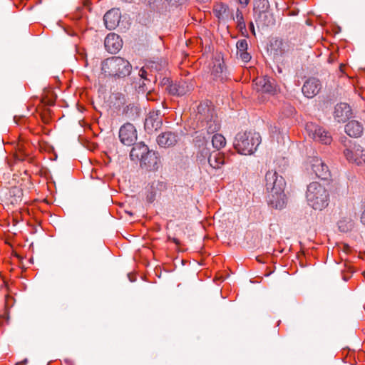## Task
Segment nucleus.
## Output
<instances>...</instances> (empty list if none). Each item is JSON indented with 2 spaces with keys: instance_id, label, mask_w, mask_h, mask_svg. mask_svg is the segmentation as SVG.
<instances>
[{
  "instance_id": "nucleus-43",
  "label": "nucleus",
  "mask_w": 365,
  "mask_h": 365,
  "mask_svg": "<svg viewBox=\"0 0 365 365\" xmlns=\"http://www.w3.org/2000/svg\"><path fill=\"white\" fill-rule=\"evenodd\" d=\"M26 363H27V360L25 359L23 361H21V362L16 364V365H25Z\"/></svg>"
},
{
  "instance_id": "nucleus-8",
  "label": "nucleus",
  "mask_w": 365,
  "mask_h": 365,
  "mask_svg": "<svg viewBox=\"0 0 365 365\" xmlns=\"http://www.w3.org/2000/svg\"><path fill=\"white\" fill-rule=\"evenodd\" d=\"M344 156L346 160L357 165H365V150L359 145L346 148L344 151Z\"/></svg>"
},
{
  "instance_id": "nucleus-34",
  "label": "nucleus",
  "mask_w": 365,
  "mask_h": 365,
  "mask_svg": "<svg viewBox=\"0 0 365 365\" xmlns=\"http://www.w3.org/2000/svg\"><path fill=\"white\" fill-rule=\"evenodd\" d=\"M140 81H142V83L139 85L138 91L144 93L148 90L147 83L149 82L148 81H144V79H140Z\"/></svg>"
},
{
  "instance_id": "nucleus-3",
  "label": "nucleus",
  "mask_w": 365,
  "mask_h": 365,
  "mask_svg": "<svg viewBox=\"0 0 365 365\" xmlns=\"http://www.w3.org/2000/svg\"><path fill=\"white\" fill-rule=\"evenodd\" d=\"M306 199L308 205L315 210H323L329 204L328 190L318 182H310L307 187Z\"/></svg>"
},
{
  "instance_id": "nucleus-27",
  "label": "nucleus",
  "mask_w": 365,
  "mask_h": 365,
  "mask_svg": "<svg viewBox=\"0 0 365 365\" xmlns=\"http://www.w3.org/2000/svg\"><path fill=\"white\" fill-rule=\"evenodd\" d=\"M212 146L217 150H220L226 145V140L221 134H215L212 138Z\"/></svg>"
},
{
  "instance_id": "nucleus-41",
  "label": "nucleus",
  "mask_w": 365,
  "mask_h": 365,
  "mask_svg": "<svg viewBox=\"0 0 365 365\" xmlns=\"http://www.w3.org/2000/svg\"><path fill=\"white\" fill-rule=\"evenodd\" d=\"M237 1L242 6H246L249 4L250 0H237Z\"/></svg>"
},
{
  "instance_id": "nucleus-12",
  "label": "nucleus",
  "mask_w": 365,
  "mask_h": 365,
  "mask_svg": "<svg viewBox=\"0 0 365 365\" xmlns=\"http://www.w3.org/2000/svg\"><path fill=\"white\" fill-rule=\"evenodd\" d=\"M255 88L257 92L263 93L274 94L276 91V86L274 80L269 77L264 76L257 78L254 80Z\"/></svg>"
},
{
  "instance_id": "nucleus-25",
  "label": "nucleus",
  "mask_w": 365,
  "mask_h": 365,
  "mask_svg": "<svg viewBox=\"0 0 365 365\" xmlns=\"http://www.w3.org/2000/svg\"><path fill=\"white\" fill-rule=\"evenodd\" d=\"M140 113V108L135 103L128 104L123 108V114L129 120L138 118Z\"/></svg>"
},
{
  "instance_id": "nucleus-30",
  "label": "nucleus",
  "mask_w": 365,
  "mask_h": 365,
  "mask_svg": "<svg viewBox=\"0 0 365 365\" xmlns=\"http://www.w3.org/2000/svg\"><path fill=\"white\" fill-rule=\"evenodd\" d=\"M141 2L148 5L150 9L155 10L158 7V3L161 1V0H140Z\"/></svg>"
},
{
  "instance_id": "nucleus-14",
  "label": "nucleus",
  "mask_w": 365,
  "mask_h": 365,
  "mask_svg": "<svg viewBox=\"0 0 365 365\" xmlns=\"http://www.w3.org/2000/svg\"><path fill=\"white\" fill-rule=\"evenodd\" d=\"M192 88V85L187 81H180L170 84L165 89L170 95L182 96L190 92Z\"/></svg>"
},
{
  "instance_id": "nucleus-42",
  "label": "nucleus",
  "mask_w": 365,
  "mask_h": 365,
  "mask_svg": "<svg viewBox=\"0 0 365 365\" xmlns=\"http://www.w3.org/2000/svg\"><path fill=\"white\" fill-rule=\"evenodd\" d=\"M128 277L130 282H135L136 280L135 277L133 276L131 274H128Z\"/></svg>"
},
{
  "instance_id": "nucleus-1",
  "label": "nucleus",
  "mask_w": 365,
  "mask_h": 365,
  "mask_svg": "<svg viewBox=\"0 0 365 365\" xmlns=\"http://www.w3.org/2000/svg\"><path fill=\"white\" fill-rule=\"evenodd\" d=\"M266 188L269 192L268 203L275 209H283L287 203L284 194L286 182L276 171L269 170L265 175Z\"/></svg>"
},
{
  "instance_id": "nucleus-10",
  "label": "nucleus",
  "mask_w": 365,
  "mask_h": 365,
  "mask_svg": "<svg viewBox=\"0 0 365 365\" xmlns=\"http://www.w3.org/2000/svg\"><path fill=\"white\" fill-rule=\"evenodd\" d=\"M163 125V116L159 110L150 111L145 118L144 127L149 134L154 133L161 128Z\"/></svg>"
},
{
  "instance_id": "nucleus-13",
  "label": "nucleus",
  "mask_w": 365,
  "mask_h": 365,
  "mask_svg": "<svg viewBox=\"0 0 365 365\" xmlns=\"http://www.w3.org/2000/svg\"><path fill=\"white\" fill-rule=\"evenodd\" d=\"M352 115V110L350 106L346 103H337L333 112V116L338 123H344Z\"/></svg>"
},
{
  "instance_id": "nucleus-2",
  "label": "nucleus",
  "mask_w": 365,
  "mask_h": 365,
  "mask_svg": "<svg viewBox=\"0 0 365 365\" xmlns=\"http://www.w3.org/2000/svg\"><path fill=\"white\" fill-rule=\"evenodd\" d=\"M197 110L196 119L199 129L205 130L209 134L220 130V121L212 106L207 103H201Z\"/></svg>"
},
{
  "instance_id": "nucleus-20",
  "label": "nucleus",
  "mask_w": 365,
  "mask_h": 365,
  "mask_svg": "<svg viewBox=\"0 0 365 365\" xmlns=\"http://www.w3.org/2000/svg\"><path fill=\"white\" fill-rule=\"evenodd\" d=\"M104 45L106 49L110 53H117L122 47V40L120 36L114 33L107 35Z\"/></svg>"
},
{
  "instance_id": "nucleus-31",
  "label": "nucleus",
  "mask_w": 365,
  "mask_h": 365,
  "mask_svg": "<svg viewBox=\"0 0 365 365\" xmlns=\"http://www.w3.org/2000/svg\"><path fill=\"white\" fill-rule=\"evenodd\" d=\"M138 76L140 77V79H144V81H148V82H151V79L148 77V74L146 69L143 67L138 71Z\"/></svg>"
},
{
  "instance_id": "nucleus-7",
  "label": "nucleus",
  "mask_w": 365,
  "mask_h": 365,
  "mask_svg": "<svg viewBox=\"0 0 365 365\" xmlns=\"http://www.w3.org/2000/svg\"><path fill=\"white\" fill-rule=\"evenodd\" d=\"M306 132L309 138L322 144L329 145L332 141L330 133L323 127L309 122L306 124Z\"/></svg>"
},
{
  "instance_id": "nucleus-33",
  "label": "nucleus",
  "mask_w": 365,
  "mask_h": 365,
  "mask_svg": "<svg viewBox=\"0 0 365 365\" xmlns=\"http://www.w3.org/2000/svg\"><path fill=\"white\" fill-rule=\"evenodd\" d=\"M162 65L157 62H150V65L147 66L148 68H150L151 70H155L156 71L161 70Z\"/></svg>"
},
{
  "instance_id": "nucleus-29",
  "label": "nucleus",
  "mask_w": 365,
  "mask_h": 365,
  "mask_svg": "<svg viewBox=\"0 0 365 365\" xmlns=\"http://www.w3.org/2000/svg\"><path fill=\"white\" fill-rule=\"evenodd\" d=\"M237 54L247 50L248 44L246 39L239 40L236 43Z\"/></svg>"
},
{
  "instance_id": "nucleus-16",
  "label": "nucleus",
  "mask_w": 365,
  "mask_h": 365,
  "mask_svg": "<svg viewBox=\"0 0 365 365\" xmlns=\"http://www.w3.org/2000/svg\"><path fill=\"white\" fill-rule=\"evenodd\" d=\"M140 163L141 168L149 171H155L160 168V160L157 153L150 150Z\"/></svg>"
},
{
  "instance_id": "nucleus-36",
  "label": "nucleus",
  "mask_w": 365,
  "mask_h": 365,
  "mask_svg": "<svg viewBox=\"0 0 365 365\" xmlns=\"http://www.w3.org/2000/svg\"><path fill=\"white\" fill-rule=\"evenodd\" d=\"M162 84H163V86H167L166 87H168L170 84L173 83V82L171 81L169 78H164L163 80H162Z\"/></svg>"
},
{
  "instance_id": "nucleus-18",
  "label": "nucleus",
  "mask_w": 365,
  "mask_h": 365,
  "mask_svg": "<svg viewBox=\"0 0 365 365\" xmlns=\"http://www.w3.org/2000/svg\"><path fill=\"white\" fill-rule=\"evenodd\" d=\"M121 18V13L118 9H112L107 11L104 16L103 21L106 29L113 30L118 26Z\"/></svg>"
},
{
  "instance_id": "nucleus-5",
  "label": "nucleus",
  "mask_w": 365,
  "mask_h": 365,
  "mask_svg": "<svg viewBox=\"0 0 365 365\" xmlns=\"http://www.w3.org/2000/svg\"><path fill=\"white\" fill-rule=\"evenodd\" d=\"M132 66L125 59L113 56L103 61L101 64V70L107 76L124 78L131 72Z\"/></svg>"
},
{
  "instance_id": "nucleus-15",
  "label": "nucleus",
  "mask_w": 365,
  "mask_h": 365,
  "mask_svg": "<svg viewBox=\"0 0 365 365\" xmlns=\"http://www.w3.org/2000/svg\"><path fill=\"white\" fill-rule=\"evenodd\" d=\"M322 88L320 81L317 78H309L304 83L302 91L303 94L309 98L317 96Z\"/></svg>"
},
{
  "instance_id": "nucleus-24",
  "label": "nucleus",
  "mask_w": 365,
  "mask_h": 365,
  "mask_svg": "<svg viewBox=\"0 0 365 365\" xmlns=\"http://www.w3.org/2000/svg\"><path fill=\"white\" fill-rule=\"evenodd\" d=\"M207 162L212 168L220 169L225 163V155L222 153L214 151L210 155Z\"/></svg>"
},
{
  "instance_id": "nucleus-17",
  "label": "nucleus",
  "mask_w": 365,
  "mask_h": 365,
  "mask_svg": "<svg viewBox=\"0 0 365 365\" xmlns=\"http://www.w3.org/2000/svg\"><path fill=\"white\" fill-rule=\"evenodd\" d=\"M156 140L160 147L170 148L177 143L178 135L177 133L167 130L159 134Z\"/></svg>"
},
{
  "instance_id": "nucleus-9",
  "label": "nucleus",
  "mask_w": 365,
  "mask_h": 365,
  "mask_svg": "<svg viewBox=\"0 0 365 365\" xmlns=\"http://www.w3.org/2000/svg\"><path fill=\"white\" fill-rule=\"evenodd\" d=\"M309 164L312 173L315 174L317 178L327 180L331 176L328 166L322 159L317 157L311 158L309 160Z\"/></svg>"
},
{
  "instance_id": "nucleus-6",
  "label": "nucleus",
  "mask_w": 365,
  "mask_h": 365,
  "mask_svg": "<svg viewBox=\"0 0 365 365\" xmlns=\"http://www.w3.org/2000/svg\"><path fill=\"white\" fill-rule=\"evenodd\" d=\"M254 16L256 21L269 26L273 24L272 16L269 14V2L268 0H254Z\"/></svg>"
},
{
  "instance_id": "nucleus-40",
  "label": "nucleus",
  "mask_w": 365,
  "mask_h": 365,
  "mask_svg": "<svg viewBox=\"0 0 365 365\" xmlns=\"http://www.w3.org/2000/svg\"><path fill=\"white\" fill-rule=\"evenodd\" d=\"M360 220H361V222L365 225V210L362 212L361 215V217H360Z\"/></svg>"
},
{
  "instance_id": "nucleus-22",
  "label": "nucleus",
  "mask_w": 365,
  "mask_h": 365,
  "mask_svg": "<svg viewBox=\"0 0 365 365\" xmlns=\"http://www.w3.org/2000/svg\"><path fill=\"white\" fill-rule=\"evenodd\" d=\"M133 145L130 153V158L132 160H140V163L150 150L148 147L143 143Z\"/></svg>"
},
{
  "instance_id": "nucleus-38",
  "label": "nucleus",
  "mask_w": 365,
  "mask_h": 365,
  "mask_svg": "<svg viewBox=\"0 0 365 365\" xmlns=\"http://www.w3.org/2000/svg\"><path fill=\"white\" fill-rule=\"evenodd\" d=\"M170 4L175 5L178 4H182L183 0H167Z\"/></svg>"
},
{
  "instance_id": "nucleus-21",
  "label": "nucleus",
  "mask_w": 365,
  "mask_h": 365,
  "mask_svg": "<svg viewBox=\"0 0 365 365\" xmlns=\"http://www.w3.org/2000/svg\"><path fill=\"white\" fill-rule=\"evenodd\" d=\"M346 133L352 138H359L364 133V125L361 123L352 120L344 128Z\"/></svg>"
},
{
  "instance_id": "nucleus-28",
  "label": "nucleus",
  "mask_w": 365,
  "mask_h": 365,
  "mask_svg": "<svg viewBox=\"0 0 365 365\" xmlns=\"http://www.w3.org/2000/svg\"><path fill=\"white\" fill-rule=\"evenodd\" d=\"M211 154L212 153H210V149L205 146L200 148L197 155V158L200 162H202L205 161L206 159L208 160Z\"/></svg>"
},
{
  "instance_id": "nucleus-39",
  "label": "nucleus",
  "mask_w": 365,
  "mask_h": 365,
  "mask_svg": "<svg viewBox=\"0 0 365 365\" xmlns=\"http://www.w3.org/2000/svg\"><path fill=\"white\" fill-rule=\"evenodd\" d=\"M249 27H250V29L251 32L252 33V34L255 35V26H254L253 22L251 21L249 24Z\"/></svg>"
},
{
  "instance_id": "nucleus-37",
  "label": "nucleus",
  "mask_w": 365,
  "mask_h": 365,
  "mask_svg": "<svg viewBox=\"0 0 365 365\" xmlns=\"http://www.w3.org/2000/svg\"><path fill=\"white\" fill-rule=\"evenodd\" d=\"M350 250H351V247L348 245H346V244L343 245L341 250L344 253H348L350 251Z\"/></svg>"
},
{
  "instance_id": "nucleus-23",
  "label": "nucleus",
  "mask_w": 365,
  "mask_h": 365,
  "mask_svg": "<svg viewBox=\"0 0 365 365\" xmlns=\"http://www.w3.org/2000/svg\"><path fill=\"white\" fill-rule=\"evenodd\" d=\"M354 217L351 215L341 216L337 222L338 229L341 232H348L354 227Z\"/></svg>"
},
{
  "instance_id": "nucleus-32",
  "label": "nucleus",
  "mask_w": 365,
  "mask_h": 365,
  "mask_svg": "<svg viewBox=\"0 0 365 365\" xmlns=\"http://www.w3.org/2000/svg\"><path fill=\"white\" fill-rule=\"evenodd\" d=\"M237 55L240 56L241 60L245 63L250 61L251 59V56L249 53H247V51H244V52L239 53H237Z\"/></svg>"
},
{
  "instance_id": "nucleus-26",
  "label": "nucleus",
  "mask_w": 365,
  "mask_h": 365,
  "mask_svg": "<svg viewBox=\"0 0 365 365\" xmlns=\"http://www.w3.org/2000/svg\"><path fill=\"white\" fill-rule=\"evenodd\" d=\"M234 20L236 21L237 28L242 32V34L247 33L246 24L244 19L242 12L237 9L235 14Z\"/></svg>"
},
{
  "instance_id": "nucleus-19",
  "label": "nucleus",
  "mask_w": 365,
  "mask_h": 365,
  "mask_svg": "<svg viewBox=\"0 0 365 365\" xmlns=\"http://www.w3.org/2000/svg\"><path fill=\"white\" fill-rule=\"evenodd\" d=\"M167 185L165 182L160 180H154L148 187L147 201L153 202L158 195H160L163 191L166 190Z\"/></svg>"
},
{
  "instance_id": "nucleus-4",
  "label": "nucleus",
  "mask_w": 365,
  "mask_h": 365,
  "mask_svg": "<svg viewBox=\"0 0 365 365\" xmlns=\"http://www.w3.org/2000/svg\"><path fill=\"white\" fill-rule=\"evenodd\" d=\"M261 141L259 133L252 130L245 131L236 135L233 146L241 155H252L257 150Z\"/></svg>"
},
{
  "instance_id": "nucleus-35",
  "label": "nucleus",
  "mask_w": 365,
  "mask_h": 365,
  "mask_svg": "<svg viewBox=\"0 0 365 365\" xmlns=\"http://www.w3.org/2000/svg\"><path fill=\"white\" fill-rule=\"evenodd\" d=\"M222 70H223L222 66H221L220 63H218L217 66H216V65L214 66V68L212 71V73L214 74L215 76H217V74L219 73H222Z\"/></svg>"
},
{
  "instance_id": "nucleus-11",
  "label": "nucleus",
  "mask_w": 365,
  "mask_h": 365,
  "mask_svg": "<svg viewBox=\"0 0 365 365\" xmlns=\"http://www.w3.org/2000/svg\"><path fill=\"white\" fill-rule=\"evenodd\" d=\"M119 138L125 145H133L137 140V131L134 125L130 123L123 125L119 130Z\"/></svg>"
}]
</instances>
